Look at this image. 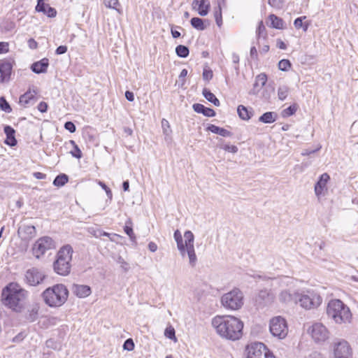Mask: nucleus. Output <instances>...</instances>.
<instances>
[{
    "instance_id": "c9c22d12",
    "label": "nucleus",
    "mask_w": 358,
    "mask_h": 358,
    "mask_svg": "<svg viewBox=\"0 0 358 358\" xmlns=\"http://www.w3.org/2000/svg\"><path fill=\"white\" fill-rule=\"evenodd\" d=\"M103 2L106 7L114 9L119 13H122V10L119 8L120 5L118 0H103Z\"/></svg>"
},
{
    "instance_id": "a19ab883",
    "label": "nucleus",
    "mask_w": 358,
    "mask_h": 358,
    "mask_svg": "<svg viewBox=\"0 0 358 358\" xmlns=\"http://www.w3.org/2000/svg\"><path fill=\"white\" fill-rule=\"evenodd\" d=\"M0 108L6 113H10L12 108L4 97H0Z\"/></svg>"
},
{
    "instance_id": "393cba45",
    "label": "nucleus",
    "mask_w": 358,
    "mask_h": 358,
    "mask_svg": "<svg viewBox=\"0 0 358 358\" xmlns=\"http://www.w3.org/2000/svg\"><path fill=\"white\" fill-rule=\"evenodd\" d=\"M268 20L271 22L270 27L278 29H284V21L275 15L271 14L268 16Z\"/></svg>"
},
{
    "instance_id": "6e6552de",
    "label": "nucleus",
    "mask_w": 358,
    "mask_h": 358,
    "mask_svg": "<svg viewBox=\"0 0 358 358\" xmlns=\"http://www.w3.org/2000/svg\"><path fill=\"white\" fill-rule=\"evenodd\" d=\"M73 252V250L71 245L67 244L62 246L57 254V259L54 262L53 268H60L61 267L70 268Z\"/></svg>"
},
{
    "instance_id": "0eeeda50",
    "label": "nucleus",
    "mask_w": 358,
    "mask_h": 358,
    "mask_svg": "<svg viewBox=\"0 0 358 358\" xmlns=\"http://www.w3.org/2000/svg\"><path fill=\"white\" fill-rule=\"evenodd\" d=\"M322 297L315 291H307L306 293H299L298 303L307 310L317 308L322 303Z\"/></svg>"
},
{
    "instance_id": "4c0bfd02",
    "label": "nucleus",
    "mask_w": 358,
    "mask_h": 358,
    "mask_svg": "<svg viewBox=\"0 0 358 358\" xmlns=\"http://www.w3.org/2000/svg\"><path fill=\"white\" fill-rule=\"evenodd\" d=\"M289 94V87L287 86H280L278 89V96L280 100L285 99Z\"/></svg>"
},
{
    "instance_id": "e433bc0d",
    "label": "nucleus",
    "mask_w": 358,
    "mask_h": 358,
    "mask_svg": "<svg viewBox=\"0 0 358 358\" xmlns=\"http://www.w3.org/2000/svg\"><path fill=\"white\" fill-rule=\"evenodd\" d=\"M176 52L178 57L185 58L188 56L189 52L187 46L179 45L176 48Z\"/></svg>"
},
{
    "instance_id": "412c9836",
    "label": "nucleus",
    "mask_w": 358,
    "mask_h": 358,
    "mask_svg": "<svg viewBox=\"0 0 358 358\" xmlns=\"http://www.w3.org/2000/svg\"><path fill=\"white\" fill-rule=\"evenodd\" d=\"M73 293L79 298H85L92 293L91 288L85 285L75 284L72 287Z\"/></svg>"
},
{
    "instance_id": "3c124183",
    "label": "nucleus",
    "mask_w": 358,
    "mask_h": 358,
    "mask_svg": "<svg viewBox=\"0 0 358 358\" xmlns=\"http://www.w3.org/2000/svg\"><path fill=\"white\" fill-rule=\"evenodd\" d=\"M8 46V43L0 42V54L8 52L9 50Z\"/></svg>"
},
{
    "instance_id": "e2e57ef3",
    "label": "nucleus",
    "mask_w": 358,
    "mask_h": 358,
    "mask_svg": "<svg viewBox=\"0 0 358 358\" xmlns=\"http://www.w3.org/2000/svg\"><path fill=\"white\" fill-rule=\"evenodd\" d=\"M34 176L38 180L45 179L46 176L45 174L41 173V172H35L34 173Z\"/></svg>"
},
{
    "instance_id": "dca6fc26",
    "label": "nucleus",
    "mask_w": 358,
    "mask_h": 358,
    "mask_svg": "<svg viewBox=\"0 0 358 358\" xmlns=\"http://www.w3.org/2000/svg\"><path fill=\"white\" fill-rule=\"evenodd\" d=\"M299 292H296L290 289L282 290L279 294V300L282 303H298Z\"/></svg>"
},
{
    "instance_id": "423d86ee",
    "label": "nucleus",
    "mask_w": 358,
    "mask_h": 358,
    "mask_svg": "<svg viewBox=\"0 0 358 358\" xmlns=\"http://www.w3.org/2000/svg\"><path fill=\"white\" fill-rule=\"evenodd\" d=\"M222 306L229 310H238L243 305V294L237 288L224 294L221 298Z\"/></svg>"
},
{
    "instance_id": "5701e85b",
    "label": "nucleus",
    "mask_w": 358,
    "mask_h": 358,
    "mask_svg": "<svg viewBox=\"0 0 358 358\" xmlns=\"http://www.w3.org/2000/svg\"><path fill=\"white\" fill-rule=\"evenodd\" d=\"M4 133L6 135L5 143L10 146H15L17 144V141L15 138V129L10 126L7 125L4 127Z\"/></svg>"
},
{
    "instance_id": "1a4fd4ad",
    "label": "nucleus",
    "mask_w": 358,
    "mask_h": 358,
    "mask_svg": "<svg viewBox=\"0 0 358 358\" xmlns=\"http://www.w3.org/2000/svg\"><path fill=\"white\" fill-rule=\"evenodd\" d=\"M269 329L271 334L279 339L285 338L288 333L286 321L280 316L271 320Z\"/></svg>"
},
{
    "instance_id": "052dcab7",
    "label": "nucleus",
    "mask_w": 358,
    "mask_h": 358,
    "mask_svg": "<svg viewBox=\"0 0 358 358\" xmlns=\"http://www.w3.org/2000/svg\"><path fill=\"white\" fill-rule=\"evenodd\" d=\"M125 97L129 101H133L134 100V93L130 91H127L125 92Z\"/></svg>"
},
{
    "instance_id": "72a5a7b5",
    "label": "nucleus",
    "mask_w": 358,
    "mask_h": 358,
    "mask_svg": "<svg viewBox=\"0 0 358 358\" xmlns=\"http://www.w3.org/2000/svg\"><path fill=\"white\" fill-rule=\"evenodd\" d=\"M68 176L64 173H62L55 178L53 185L57 187H62L64 186L68 182Z\"/></svg>"
},
{
    "instance_id": "f3484780",
    "label": "nucleus",
    "mask_w": 358,
    "mask_h": 358,
    "mask_svg": "<svg viewBox=\"0 0 358 358\" xmlns=\"http://www.w3.org/2000/svg\"><path fill=\"white\" fill-rule=\"evenodd\" d=\"M35 9L37 12H41L49 17H54L57 15L56 10L49 4L45 3L43 0L37 1V5Z\"/></svg>"
},
{
    "instance_id": "bb28decb",
    "label": "nucleus",
    "mask_w": 358,
    "mask_h": 358,
    "mask_svg": "<svg viewBox=\"0 0 358 358\" xmlns=\"http://www.w3.org/2000/svg\"><path fill=\"white\" fill-rule=\"evenodd\" d=\"M278 117V115L275 112H266L261 115L259 121L263 123L269 124L274 122Z\"/></svg>"
},
{
    "instance_id": "774afa93",
    "label": "nucleus",
    "mask_w": 358,
    "mask_h": 358,
    "mask_svg": "<svg viewBox=\"0 0 358 358\" xmlns=\"http://www.w3.org/2000/svg\"><path fill=\"white\" fill-rule=\"evenodd\" d=\"M250 55L251 57H257V51L255 47H252L250 49Z\"/></svg>"
},
{
    "instance_id": "338daca9",
    "label": "nucleus",
    "mask_w": 358,
    "mask_h": 358,
    "mask_svg": "<svg viewBox=\"0 0 358 358\" xmlns=\"http://www.w3.org/2000/svg\"><path fill=\"white\" fill-rule=\"evenodd\" d=\"M59 275L66 276L69 274V270H57V272Z\"/></svg>"
},
{
    "instance_id": "cd10ccee",
    "label": "nucleus",
    "mask_w": 358,
    "mask_h": 358,
    "mask_svg": "<svg viewBox=\"0 0 358 358\" xmlns=\"http://www.w3.org/2000/svg\"><path fill=\"white\" fill-rule=\"evenodd\" d=\"M35 99V93L27 92L20 97V103L26 107Z\"/></svg>"
},
{
    "instance_id": "f8f14e48",
    "label": "nucleus",
    "mask_w": 358,
    "mask_h": 358,
    "mask_svg": "<svg viewBox=\"0 0 358 358\" xmlns=\"http://www.w3.org/2000/svg\"><path fill=\"white\" fill-rule=\"evenodd\" d=\"M312 338L315 343H321L327 341L329 337V331L322 323H314L308 330Z\"/></svg>"
},
{
    "instance_id": "a211bd4d",
    "label": "nucleus",
    "mask_w": 358,
    "mask_h": 358,
    "mask_svg": "<svg viewBox=\"0 0 358 358\" xmlns=\"http://www.w3.org/2000/svg\"><path fill=\"white\" fill-rule=\"evenodd\" d=\"M12 71V64L8 61H3L0 64V82L4 83L10 79Z\"/></svg>"
},
{
    "instance_id": "c756f323",
    "label": "nucleus",
    "mask_w": 358,
    "mask_h": 358,
    "mask_svg": "<svg viewBox=\"0 0 358 358\" xmlns=\"http://www.w3.org/2000/svg\"><path fill=\"white\" fill-rule=\"evenodd\" d=\"M237 112L240 118L244 120H248L252 116V111L248 110L246 107L243 105H240L238 107Z\"/></svg>"
},
{
    "instance_id": "58836bf2",
    "label": "nucleus",
    "mask_w": 358,
    "mask_h": 358,
    "mask_svg": "<svg viewBox=\"0 0 358 358\" xmlns=\"http://www.w3.org/2000/svg\"><path fill=\"white\" fill-rule=\"evenodd\" d=\"M297 110V106L296 104H293L288 108H285L282 110V114L283 117H289L295 113Z\"/></svg>"
},
{
    "instance_id": "f704fd0d",
    "label": "nucleus",
    "mask_w": 358,
    "mask_h": 358,
    "mask_svg": "<svg viewBox=\"0 0 358 358\" xmlns=\"http://www.w3.org/2000/svg\"><path fill=\"white\" fill-rule=\"evenodd\" d=\"M190 22L191 25L197 30L203 31L206 29L203 20L199 17H192Z\"/></svg>"
},
{
    "instance_id": "b1692460",
    "label": "nucleus",
    "mask_w": 358,
    "mask_h": 358,
    "mask_svg": "<svg viewBox=\"0 0 358 358\" xmlns=\"http://www.w3.org/2000/svg\"><path fill=\"white\" fill-rule=\"evenodd\" d=\"M192 108L195 112L198 113H202L206 117H214L215 115V112L214 110L205 107L203 104L194 103Z\"/></svg>"
},
{
    "instance_id": "39448f33",
    "label": "nucleus",
    "mask_w": 358,
    "mask_h": 358,
    "mask_svg": "<svg viewBox=\"0 0 358 358\" xmlns=\"http://www.w3.org/2000/svg\"><path fill=\"white\" fill-rule=\"evenodd\" d=\"M327 314L337 324L350 322L352 317L350 308L339 299H333L328 303Z\"/></svg>"
},
{
    "instance_id": "0e129e2a",
    "label": "nucleus",
    "mask_w": 358,
    "mask_h": 358,
    "mask_svg": "<svg viewBox=\"0 0 358 358\" xmlns=\"http://www.w3.org/2000/svg\"><path fill=\"white\" fill-rule=\"evenodd\" d=\"M148 248L151 252H155L157 250V245L154 242H150L148 244Z\"/></svg>"
},
{
    "instance_id": "69168bd1",
    "label": "nucleus",
    "mask_w": 358,
    "mask_h": 358,
    "mask_svg": "<svg viewBox=\"0 0 358 358\" xmlns=\"http://www.w3.org/2000/svg\"><path fill=\"white\" fill-rule=\"evenodd\" d=\"M171 34H172V36L175 38L180 36V33L178 31L175 30L173 29H171Z\"/></svg>"
},
{
    "instance_id": "2eb2a0df",
    "label": "nucleus",
    "mask_w": 358,
    "mask_h": 358,
    "mask_svg": "<svg viewBox=\"0 0 358 358\" xmlns=\"http://www.w3.org/2000/svg\"><path fill=\"white\" fill-rule=\"evenodd\" d=\"M330 180V176L328 173H324L322 174L315 185V193L317 196L320 197L325 194L327 190V185Z\"/></svg>"
},
{
    "instance_id": "ea45409f",
    "label": "nucleus",
    "mask_w": 358,
    "mask_h": 358,
    "mask_svg": "<svg viewBox=\"0 0 358 358\" xmlns=\"http://www.w3.org/2000/svg\"><path fill=\"white\" fill-rule=\"evenodd\" d=\"M164 336L170 338L171 340H173L174 341H176V331L173 327L171 326H169L166 328L164 331Z\"/></svg>"
},
{
    "instance_id": "6ab92c4d",
    "label": "nucleus",
    "mask_w": 358,
    "mask_h": 358,
    "mask_svg": "<svg viewBox=\"0 0 358 358\" xmlns=\"http://www.w3.org/2000/svg\"><path fill=\"white\" fill-rule=\"evenodd\" d=\"M210 6V3H206V0H194L192 3L193 9L196 10L201 16L208 15Z\"/></svg>"
},
{
    "instance_id": "de8ad7c7",
    "label": "nucleus",
    "mask_w": 358,
    "mask_h": 358,
    "mask_svg": "<svg viewBox=\"0 0 358 358\" xmlns=\"http://www.w3.org/2000/svg\"><path fill=\"white\" fill-rule=\"evenodd\" d=\"M162 127L164 134H165L166 135H168L169 134V132L171 131L169 123L165 119H163L162 120Z\"/></svg>"
},
{
    "instance_id": "49530a36",
    "label": "nucleus",
    "mask_w": 358,
    "mask_h": 358,
    "mask_svg": "<svg viewBox=\"0 0 358 358\" xmlns=\"http://www.w3.org/2000/svg\"><path fill=\"white\" fill-rule=\"evenodd\" d=\"M220 148L229 152L236 153L238 152V148L236 145H224L220 146Z\"/></svg>"
},
{
    "instance_id": "a18cd8bd",
    "label": "nucleus",
    "mask_w": 358,
    "mask_h": 358,
    "mask_svg": "<svg viewBox=\"0 0 358 358\" xmlns=\"http://www.w3.org/2000/svg\"><path fill=\"white\" fill-rule=\"evenodd\" d=\"M123 348L124 350H127L129 351L134 350V343L133 340L131 338L127 339L124 343Z\"/></svg>"
},
{
    "instance_id": "f257e3e1",
    "label": "nucleus",
    "mask_w": 358,
    "mask_h": 358,
    "mask_svg": "<svg viewBox=\"0 0 358 358\" xmlns=\"http://www.w3.org/2000/svg\"><path fill=\"white\" fill-rule=\"evenodd\" d=\"M211 324L222 338L236 341L243 336V322L234 316L217 315L212 319Z\"/></svg>"
},
{
    "instance_id": "aec40b11",
    "label": "nucleus",
    "mask_w": 358,
    "mask_h": 358,
    "mask_svg": "<svg viewBox=\"0 0 358 358\" xmlns=\"http://www.w3.org/2000/svg\"><path fill=\"white\" fill-rule=\"evenodd\" d=\"M18 234L24 240H30L34 238L36 234V228L32 225H25L19 228Z\"/></svg>"
},
{
    "instance_id": "a878e982",
    "label": "nucleus",
    "mask_w": 358,
    "mask_h": 358,
    "mask_svg": "<svg viewBox=\"0 0 358 358\" xmlns=\"http://www.w3.org/2000/svg\"><path fill=\"white\" fill-rule=\"evenodd\" d=\"M207 130L224 137H229L231 136V133L229 131L224 128L219 127L215 124L208 125V127H207Z\"/></svg>"
},
{
    "instance_id": "c85d7f7f",
    "label": "nucleus",
    "mask_w": 358,
    "mask_h": 358,
    "mask_svg": "<svg viewBox=\"0 0 358 358\" xmlns=\"http://www.w3.org/2000/svg\"><path fill=\"white\" fill-rule=\"evenodd\" d=\"M124 231L129 237L132 242H136V237L132 229V221L131 219H128L126 221L125 226L124 227Z\"/></svg>"
},
{
    "instance_id": "79ce46f5",
    "label": "nucleus",
    "mask_w": 358,
    "mask_h": 358,
    "mask_svg": "<svg viewBox=\"0 0 358 358\" xmlns=\"http://www.w3.org/2000/svg\"><path fill=\"white\" fill-rule=\"evenodd\" d=\"M70 143L74 147V150L71 152V155L77 159H80L82 157V152L78 146L76 144L75 141L72 140L70 141Z\"/></svg>"
},
{
    "instance_id": "9d476101",
    "label": "nucleus",
    "mask_w": 358,
    "mask_h": 358,
    "mask_svg": "<svg viewBox=\"0 0 358 358\" xmlns=\"http://www.w3.org/2000/svg\"><path fill=\"white\" fill-rule=\"evenodd\" d=\"M247 358H275L262 343H254L247 347Z\"/></svg>"
},
{
    "instance_id": "473e14b6",
    "label": "nucleus",
    "mask_w": 358,
    "mask_h": 358,
    "mask_svg": "<svg viewBox=\"0 0 358 358\" xmlns=\"http://www.w3.org/2000/svg\"><path fill=\"white\" fill-rule=\"evenodd\" d=\"M306 18V16H303V17L296 18L294 22V25L295 28L297 29L302 28L304 31H306L309 27V23H308V22L303 23V20H305Z\"/></svg>"
},
{
    "instance_id": "13d9d810",
    "label": "nucleus",
    "mask_w": 358,
    "mask_h": 358,
    "mask_svg": "<svg viewBox=\"0 0 358 358\" xmlns=\"http://www.w3.org/2000/svg\"><path fill=\"white\" fill-rule=\"evenodd\" d=\"M28 45L31 49H36L38 47L37 42L34 38H30L28 41Z\"/></svg>"
},
{
    "instance_id": "2f4dec72",
    "label": "nucleus",
    "mask_w": 358,
    "mask_h": 358,
    "mask_svg": "<svg viewBox=\"0 0 358 358\" xmlns=\"http://www.w3.org/2000/svg\"><path fill=\"white\" fill-rule=\"evenodd\" d=\"M224 4L221 1H218L217 8L215 9L214 13V17L215 19V22L217 25L220 27L222 24V5Z\"/></svg>"
},
{
    "instance_id": "f03ea898",
    "label": "nucleus",
    "mask_w": 358,
    "mask_h": 358,
    "mask_svg": "<svg viewBox=\"0 0 358 358\" xmlns=\"http://www.w3.org/2000/svg\"><path fill=\"white\" fill-rule=\"evenodd\" d=\"M27 292L18 284L11 282L5 287L1 293L3 303L16 312H20L23 308Z\"/></svg>"
},
{
    "instance_id": "680f3d73",
    "label": "nucleus",
    "mask_w": 358,
    "mask_h": 358,
    "mask_svg": "<svg viewBox=\"0 0 358 358\" xmlns=\"http://www.w3.org/2000/svg\"><path fill=\"white\" fill-rule=\"evenodd\" d=\"M277 46L281 50H285L287 48L285 43L280 39L277 40Z\"/></svg>"
},
{
    "instance_id": "4d7b16f0",
    "label": "nucleus",
    "mask_w": 358,
    "mask_h": 358,
    "mask_svg": "<svg viewBox=\"0 0 358 358\" xmlns=\"http://www.w3.org/2000/svg\"><path fill=\"white\" fill-rule=\"evenodd\" d=\"M67 51V47L66 45H60L56 49L57 55L64 54Z\"/></svg>"
},
{
    "instance_id": "8fccbe9b",
    "label": "nucleus",
    "mask_w": 358,
    "mask_h": 358,
    "mask_svg": "<svg viewBox=\"0 0 358 358\" xmlns=\"http://www.w3.org/2000/svg\"><path fill=\"white\" fill-rule=\"evenodd\" d=\"M94 236L98 238L99 236H107V237H110V236H113V237H120L119 235L116 234H109L108 232H105V231H98V234H95Z\"/></svg>"
},
{
    "instance_id": "9b49d317",
    "label": "nucleus",
    "mask_w": 358,
    "mask_h": 358,
    "mask_svg": "<svg viewBox=\"0 0 358 358\" xmlns=\"http://www.w3.org/2000/svg\"><path fill=\"white\" fill-rule=\"evenodd\" d=\"M332 348L334 358H352V349L345 340L335 341Z\"/></svg>"
},
{
    "instance_id": "4be33fe9",
    "label": "nucleus",
    "mask_w": 358,
    "mask_h": 358,
    "mask_svg": "<svg viewBox=\"0 0 358 358\" xmlns=\"http://www.w3.org/2000/svg\"><path fill=\"white\" fill-rule=\"evenodd\" d=\"M49 65V61L47 58H43L41 60L34 62L31 65V70L36 73H45Z\"/></svg>"
},
{
    "instance_id": "4468645a",
    "label": "nucleus",
    "mask_w": 358,
    "mask_h": 358,
    "mask_svg": "<svg viewBox=\"0 0 358 358\" xmlns=\"http://www.w3.org/2000/svg\"><path fill=\"white\" fill-rule=\"evenodd\" d=\"M25 282L31 286H36L43 282L46 275L41 270H27Z\"/></svg>"
},
{
    "instance_id": "ddd939ff",
    "label": "nucleus",
    "mask_w": 358,
    "mask_h": 358,
    "mask_svg": "<svg viewBox=\"0 0 358 358\" xmlns=\"http://www.w3.org/2000/svg\"><path fill=\"white\" fill-rule=\"evenodd\" d=\"M55 248V243L53 239L49 236H43L38 239L33 247V253L34 256L39 258L44 255L47 250Z\"/></svg>"
},
{
    "instance_id": "864d4df0",
    "label": "nucleus",
    "mask_w": 358,
    "mask_h": 358,
    "mask_svg": "<svg viewBox=\"0 0 358 358\" xmlns=\"http://www.w3.org/2000/svg\"><path fill=\"white\" fill-rule=\"evenodd\" d=\"M203 78L209 80L213 78V71L211 70H204L203 72Z\"/></svg>"
},
{
    "instance_id": "6e6d98bb",
    "label": "nucleus",
    "mask_w": 358,
    "mask_h": 358,
    "mask_svg": "<svg viewBox=\"0 0 358 358\" xmlns=\"http://www.w3.org/2000/svg\"><path fill=\"white\" fill-rule=\"evenodd\" d=\"M320 148H321V146H319L317 148H316L315 150H308V149L303 150L301 152V155L303 156H308V155H310V154L315 153V152L319 150Z\"/></svg>"
},
{
    "instance_id": "20e7f679",
    "label": "nucleus",
    "mask_w": 358,
    "mask_h": 358,
    "mask_svg": "<svg viewBox=\"0 0 358 358\" xmlns=\"http://www.w3.org/2000/svg\"><path fill=\"white\" fill-rule=\"evenodd\" d=\"M69 291L66 286L57 284L47 288L42 294L45 303L50 307H59L67 300Z\"/></svg>"
},
{
    "instance_id": "603ef678",
    "label": "nucleus",
    "mask_w": 358,
    "mask_h": 358,
    "mask_svg": "<svg viewBox=\"0 0 358 358\" xmlns=\"http://www.w3.org/2000/svg\"><path fill=\"white\" fill-rule=\"evenodd\" d=\"M37 108L40 112L45 113L48 110V104L44 101H41L38 103Z\"/></svg>"
},
{
    "instance_id": "37998d69",
    "label": "nucleus",
    "mask_w": 358,
    "mask_h": 358,
    "mask_svg": "<svg viewBox=\"0 0 358 358\" xmlns=\"http://www.w3.org/2000/svg\"><path fill=\"white\" fill-rule=\"evenodd\" d=\"M290 66L291 64L288 59H282L278 62V69L280 71H286Z\"/></svg>"
},
{
    "instance_id": "c03bdc74",
    "label": "nucleus",
    "mask_w": 358,
    "mask_h": 358,
    "mask_svg": "<svg viewBox=\"0 0 358 358\" xmlns=\"http://www.w3.org/2000/svg\"><path fill=\"white\" fill-rule=\"evenodd\" d=\"M255 81L260 85V87H263L267 81V76L264 73H260L256 77Z\"/></svg>"
},
{
    "instance_id": "09e8293b",
    "label": "nucleus",
    "mask_w": 358,
    "mask_h": 358,
    "mask_svg": "<svg viewBox=\"0 0 358 358\" xmlns=\"http://www.w3.org/2000/svg\"><path fill=\"white\" fill-rule=\"evenodd\" d=\"M64 128L71 133L75 132L76 129L75 124L72 122H66L64 124Z\"/></svg>"
},
{
    "instance_id": "5fc2aeb1",
    "label": "nucleus",
    "mask_w": 358,
    "mask_h": 358,
    "mask_svg": "<svg viewBox=\"0 0 358 358\" xmlns=\"http://www.w3.org/2000/svg\"><path fill=\"white\" fill-rule=\"evenodd\" d=\"M231 59L234 64H236L234 69L236 70L238 69V64L239 62V56L236 53H233L231 55Z\"/></svg>"
},
{
    "instance_id": "7c9ffc66",
    "label": "nucleus",
    "mask_w": 358,
    "mask_h": 358,
    "mask_svg": "<svg viewBox=\"0 0 358 358\" xmlns=\"http://www.w3.org/2000/svg\"><path fill=\"white\" fill-rule=\"evenodd\" d=\"M202 94L203 96L210 102L213 103L215 106H220V101L216 98L215 94L206 88L203 90Z\"/></svg>"
},
{
    "instance_id": "bf43d9fd",
    "label": "nucleus",
    "mask_w": 358,
    "mask_h": 358,
    "mask_svg": "<svg viewBox=\"0 0 358 358\" xmlns=\"http://www.w3.org/2000/svg\"><path fill=\"white\" fill-rule=\"evenodd\" d=\"M308 358H324V356L318 352H311Z\"/></svg>"
},
{
    "instance_id": "7ed1b4c3",
    "label": "nucleus",
    "mask_w": 358,
    "mask_h": 358,
    "mask_svg": "<svg viewBox=\"0 0 358 358\" xmlns=\"http://www.w3.org/2000/svg\"><path fill=\"white\" fill-rule=\"evenodd\" d=\"M173 237L180 254L184 256L187 252L190 266H195L197 259L194 251V236L193 233L191 231H186L184 233L185 241H183L181 233L177 229L174 232Z\"/></svg>"
}]
</instances>
